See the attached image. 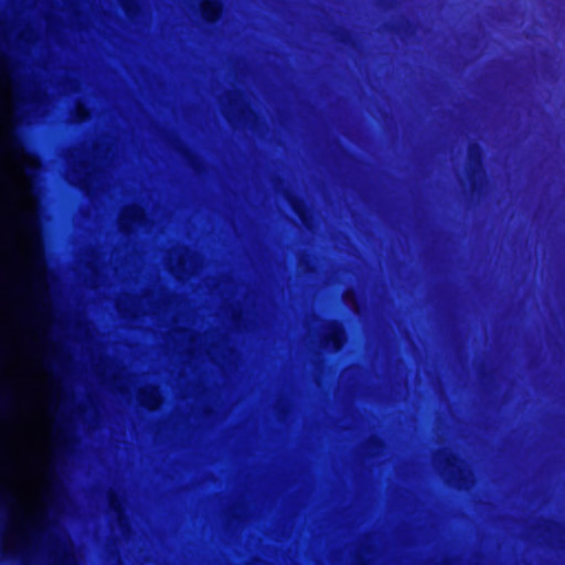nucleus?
Segmentation results:
<instances>
[{"label":"nucleus","mask_w":565,"mask_h":565,"mask_svg":"<svg viewBox=\"0 0 565 565\" xmlns=\"http://www.w3.org/2000/svg\"><path fill=\"white\" fill-rule=\"evenodd\" d=\"M484 150L478 142L468 146V177L473 193H480L484 173Z\"/></svg>","instance_id":"nucleus-1"},{"label":"nucleus","mask_w":565,"mask_h":565,"mask_svg":"<svg viewBox=\"0 0 565 565\" xmlns=\"http://www.w3.org/2000/svg\"><path fill=\"white\" fill-rule=\"evenodd\" d=\"M224 6L221 0H202L200 15L207 25H216L223 17Z\"/></svg>","instance_id":"nucleus-2"},{"label":"nucleus","mask_w":565,"mask_h":565,"mask_svg":"<svg viewBox=\"0 0 565 565\" xmlns=\"http://www.w3.org/2000/svg\"><path fill=\"white\" fill-rule=\"evenodd\" d=\"M347 341L343 323L332 320L329 323L328 332L323 337V343L334 351H340Z\"/></svg>","instance_id":"nucleus-3"},{"label":"nucleus","mask_w":565,"mask_h":565,"mask_svg":"<svg viewBox=\"0 0 565 565\" xmlns=\"http://www.w3.org/2000/svg\"><path fill=\"white\" fill-rule=\"evenodd\" d=\"M0 151H9L15 156L22 154L25 151V147L21 134L12 129L0 143Z\"/></svg>","instance_id":"nucleus-4"},{"label":"nucleus","mask_w":565,"mask_h":565,"mask_svg":"<svg viewBox=\"0 0 565 565\" xmlns=\"http://www.w3.org/2000/svg\"><path fill=\"white\" fill-rule=\"evenodd\" d=\"M290 204L294 210V212L298 215V217L307 224L308 220L310 218V210L307 203L298 198H291Z\"/></svg>","instance_id":"nucleus-5"},{"label":"nucleus","mask_w":565,"mask_h":565,"mask_svg":"<svg viewBox=\"0 0 565 565\" xmlns=\"http://www.w3.org/2000/svg\"><path fill=\"white\" fill-rule=\"evenodd\" d=\"M21 225L26 230L29 234H33L40 228V218L34 214H23L19 218Z\"/></svg>","instance_id":"nucleus-6"},{"label":"nucleus","mask_w":565,"mask_h":565,"mask_svg":"<svg viewBox=\"0 0 565 565\" xmlns=\"http://www.w3.org/2000/svg\"><path fill=\"white\" fill-rule=\"evenodd\" d=\"M2 555L10 556V557L18 556L21 559V562L24 563V562H26V559L30 556V548L28 546H21V547H19L18 551L11 552V553H8L7 551H2Z\"/></svg>","instance_id":"nucleus-7"},{"label":"nucleus","mask_w":565,"mask_h":565,"mask_svg":"<svg viewBox=\"0 0 565 565\" xmlns=\"http://www.w3.org/2000/svg\"><path fill=\"white\" fill-rule=\"evenodd\" d=\"M57 440H58V449L56 451V455L61 456L63 454V451L66 449L67 441H68L67 434L64 430V428H62V427H60V435L57 436Z\"/></svg>","instance_id":"nucleus-8"},{"label":"nucleus","mask_w":565,"mask_h":565,"mask_svg":"<svg viewBox=\"0 0 565 565\" xmlns=\"http://www.w3.org/2000/svg\"><path fill=\"white\" fill-rule=\"evenodd\" d=\"M45 364L50 367V369H53V366H57L58 369L62 367V360L61 358L57 355V354H53V355H50L47 356L45 360H44Z\"/></svg>","instance_id":"nucleus-9"},{"label":"nucleus","mask_w":565,"mask_h":565,"mask_svg":"<svg viewBox=\"0 0 565 565\" xmlns=\"http://www.w3.org/2000/svg\"><path fill=\"white\" fill-rule=\"evenodd\" d=\"M109 505L118 514L122 512L121 501L118 497L110 495L109 497Z\"/></svg>","instance_id":"nucleus-10"},{"label":"nucleus","mask_w":565,"mask_h":565,"mask_svg":"<svg viewBox=\"0 0 565 565\" xmlns=\"http://www.w3.org/2000/svg\"><path fill=\"white\" fill-rule=\"evenodd\" d=\"M51 478H52V489H51V494H50V498H49L50 500H52L53 498L57 497L58 489H60V484H58L57 479L55 478L53 472L51 475Z\"/></svg>","instance_id":"nucleus-11"},{"label":"nucleus","mask_w":565,"mask_h":565,"mask_svg":"<svg viewBox=\"0 0 565 565\" xmlns=\"http://www.w3.org/2000/svg\"><path fill=\"white\" fill-rule=\"evenodd\" d=\"M10 398L11 396L9 393H0V411H6L8 408Z\"/></svg>","instance_id":"nucleus-12"},{"label":"nucleus","mask_w":565,"mask_h":565,"mask_svg":"<svg viewBox=\"0 0 565 565\" xmlns=\"http://www.w3.org/2000/svg\"><path fill=\"white\" fill-rule=\"evenodd\" d=\"M458 460H459V458L457 456L451 455L449 458H447L446 465L452 471L457 467Z\"/></svg>","instance_id":"nucleus-13"},{"label":"nucleus","mask_w":565,"mask_h":565,"mask_svg":"<svg viewBox=\"0 0 565 565\" xmlns=\"http://www.w3.org/2000/svg\"><path fill=\"white\" fill-rule=\"evenodd\" d=\"M122 7H124V10L126 11V13L129 14L135 9V3L132 0H122Z\"/></svg>","instance_id":"nucleus-14"},{"label":"nucleus","mask_w":565,"mask_h":565,"mask_svg":"<svg viewBox=\"0 0 565 565\" xmlns=\"http://www.w3.org/2000/svg\"><path fill=\"white\" fill-rule=\"evenodd\" d=\"M12 501V497L11 494H9L8 492H0V505H6L7 503L11 502Z\"/></svg>","instance_id":"nucleus-15"},{"label":"nucleus","mask_w":565,"mask_h":565,"mask_svg":"<svg viewBox=\"0 0 565 565\" xmlns=\"http://www.w3.org/2000/svg\"><path fill=\"white\" fill-rule=\"evenodd\" d=\"M339 40L342 42V43H350L351 42V34L348 32V31H344L342 30L339 34Z\"/></svg>","instance_id":"nucleus-16"},{"label":"nucleus","mask_w":565,"mask_h":565,"mask_svg":"<svg viewBox=\"0 0 565 565\" xmlns=\"http://www.w3.org/2000/svg\"><path fill=\"white\" fill-rule=\"evenodd\" d=\"M146 402H147V405L150 407V408H153L154 405L158 403V399L152 396V395H147L146 396Z\"/></svg>","instance_id":"nucleus-17"},{"label":"nucleus","mask_w":565,"mask_h":565,"mask_svg":"<svg viewBox=\"0 0 565 565\" xmlns=\"http://www.w3.org/2000/svg\"><path fill=\"white\" fill-rule=\"evenodd\" d=\"M458 480L460 482H465L466 481V476L463 473V470H459Z\"/></svg>","instance_id":"nucleus-18"},{"label":"nucleus","mask_w":565,"mask_h":565,"mask_svg":"<svg viewBox=\"0 0 565 565\" xmlns=\"http://www.w3.org/2000/svg\"><path fill=\"white\" fill-rule=\"evenodd\" d=\"M130 218H131V221H134V222H135V221H139V220H140V217H139V215H138L137 213H132V214H131V216H130Z\"/></svg>","instance_id":"nucleus-19"},{"label":"nucleus","mask_w":565,"mask_h":565,"mask_svg":"<svg viewBox=\"0 0 565 565\" xmlns=\"http://www.w3.org/2000/svg\"><path fill=\"white\" fill-rule=\"evenodd\" d=\"M83 183H84L85 186L88 185V183H89L88 177L83 180Z\"/></svg>","instance_id":"nucleus-20"},{"label":"nucleus","mask_w":565,"mask_h":565,"mask_svg":"<svg viewBox=\"0 0 565 565\" xmlns=\"http://www.w3.org/2000/svg\"><path fill=\"white\" fill-rule=\"evenodd\" d=\"M395 29H396V30H402V29H403V25H402V24L395 25Z\"/></svg>","instance_id":"nucleus-21"}]
</instances>
